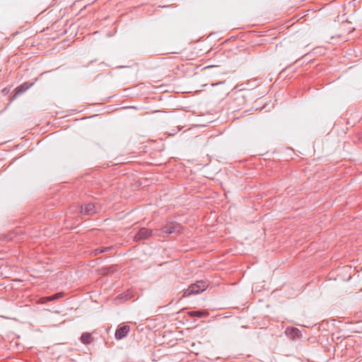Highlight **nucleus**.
<instances>
[{"mask_svg": "<svg viewBox=\"0 0 362 362\" xmlns=\"http://www.w3.org/2000/svg\"><path fill=\"white\" fill-rule=\"evenodd\" d=\"M64 296V293L60 292V293H57L51 296L44 297L41 300H42V303H45V302H48V301L55 300L57 299L62 298Z\"/></svg>", "mask_w": 362, "mask_h": 362, "instance_id": "7", "label": "nucleus"}, {"mask_svg": "<svg viewBox=\"0 0 362 362\" xmlns=\"http://www.w3.org/2000/svg\"><path fill=\"white\" fill-rule=\"evenodd\" d=\"M130 330L129 325H122L119 327L115 332V338L117 339H122L125 337Z\"/></svg>", "mask_w": 362, "mask_h": 362, "instance_id": "4", "label": "nucleus"}, {"mask_svg": "<svg viewBox=\"0 0 362 362\" xmlns=\"http://www.w3.org/2000/svg\"><path fill=\"white\" fill-rule=\"evenodd\" d=\"M110 249H111L110 247H98V248L95 250V254L98 255L99 253L105 252L110 250Z\"/></svg>", "mask_w": 362, "mask_h": 362, "instance_id": "9", "label": "nucleus"}, {"mask_svg": "<svg viewBox=\"0 0 362 362\" xmlns=\"http://www.w3.org/2000/svg\"><path fill=\"white\" fill-rule=\"evenodd\" d=\"M153 234V230L142 228L139 230V231L135 235L134 240L136 241L141 240H146L149 237H151Z\"/></svg>", "mask_w": 362, "mask_h": 362, "instance_id": "3", "label": "nucleus"}, {"mask_svg": "<svg viewBox=\"0 0 362 362\" xmlns=\"http://www.w3.org/2000/svg\"><path fill=\"white\" fill-rule=\"evenodd\" d=\"M181 226L180 224L173 222L168 221L165 226H163L160 230H156V234L158 236H164L165 235H168L173 233L176 231H179Z\"/></svg>", "mask_w": 362, "mask_h": 362, "instance_id": "2", "label": "nucleus"}, {"mask_svg": "<svg viewBox=\"0 0 362 362\" xmlns=\"http://www.w3.org/2000/svg\"><path fill=\"white\" fill-rule=\"evenodd\" d=\"M81 211L83 214L92 215L95 213V206L93 203H88L81 206Z\"/></svg>", "mask_w": 362, "mask_h": 362, "instance_id": "5", "label": "nucleus"}, {"mask_svg": "<svg viewBox=\"0 0 362 362\" xmlns=\"http://www.w3.org/2000/svg\"><path fill=\"white\" fill-rule=\"evenodd\" d=\"M208 284L205 281H197L196 283L191 284L187 289L182 291L181 298H186L192 295L198 294L206 289Z\"/></svg>", "mask_w": 362, "mask_h": 362, "instance_id": "1", "label": "nucleus"}, {"mask_svg": "<svg viewBox=\"0 0 362 362\" xmlns=\"http://www.w3.org/2000/svg\"><path fill=\"white\" fill-rule=\"evenodd\" d=\"M93 337L88 332L83 333L81 337V340L83 344H88L93 341Z\"/></svg>", "mask_w": 362, "mask_h": 362, "instance_id": "8", "label": "nucleus"}, {"mask_svg": "<svg viewBox=\"0 0 362 362\" xmlns=\"http://www.w3.org/2000/svg\"><path fill=\"white\" fill-rule=\"evenodd\" d=\"M33 85V83H30L28 82H25V83L21 84V86H19L18 87L16 88L14 96H16L18 95H20V94L25 92Z\"/></svg>", "mask_w": 362, "mask_h": 362, "instance_id": "6", "label": "nucleus"}, {"mask_svg": "<svg viewBox=\"0 0 362 362\" xmlns=\"http://www.w3.org/2000/svg\"><path fill=\"white\" fill-rule=\"evenodd\" d=\"M292 331L293 332L296 333L297 332H298V329L297 328H293Z\"/></svg>", "mask_w": 362, "mask_h": 362, "instance_id": "11", "label": "nucleus"}, {"mask_svg": "<svg viewBox=\"0 0 362 362\" xmlns=\"http://www.w3.org/2000/svg\"><path fill=\"white\" fill-rule=\"evenodd\" d=\"M189 315L200 317L203 315V312L199 311V310L198 311H191L189 313Z\"/></svg>", "mask_w": 362, "mask_h": 362, "instance_id": "10", "label": "nucleus"}]
</instances>
